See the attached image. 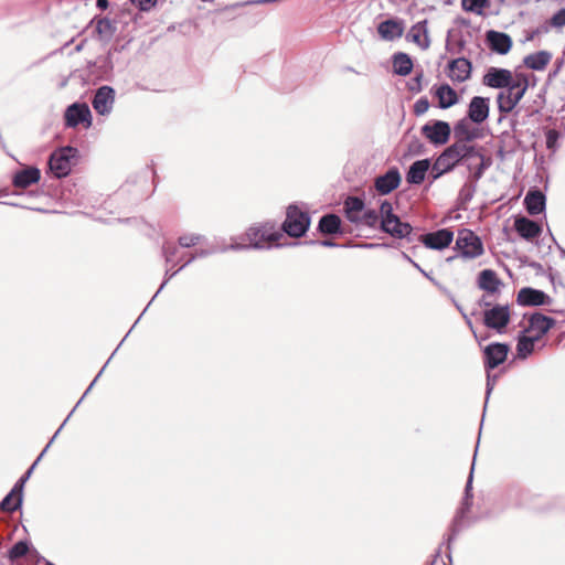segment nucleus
I'll return each mask as SVG.
<instances>
[{"instance_id":"nucleus-28","label":"nucleus","mask_w":565,"mask_h":565,"mask_svg":"<svg viewBox=\"0 0 565 565\" xmlns=\"http://www.w3.org/2000/svg\"><path fill=\"white\" fill-rule=\"evenodd\" d=\"M430 167L428 159L417 160L411 167L406 174L409 184H420Z\"/></svg>"},{"instance_id":"nucleus-54","label":"nucleus","mask_w":565,"mask_h":565,"mask_svg":"<svg viewBox=\"0 0 565 565\" xmlns=\"http://www.w3.org/2000/svg\"><path fill=\"white\" fill-rule=\"evenodd\" d=\"M50 447V444L46 445V447L44 448V450L41 452V455L38 457L36 461L29 468V470L25 472V477L29 478L31 475H32V471L35 467V465L38 463V461L42 458V456L44 455V452L46 451V449Z\"/></svg>"},{"instance_id":"nucleus-44","label":"nucleus","mask_w":565,"mask_h":565,"mask_svg":"<svg viewBox=\"0 0 565 565\" xmlns=\"http://www.w3.org/2000/svg\"><path fill=\"white\" fill-rule=\"evenodd\" d=\"M429 108V102L427 98H419L414 104V113L417 116L424 115Z\"/></svg>"},{"instance_id":"nucleus-31","label":"nucleus","mask_w":565,"mask_h":565,"mask_svg":"<svg viewBox=\"0 0 565 565\" xmlns=\"http://www.w3.org/2000/svg\"><path fill=\"white\" fill-rule=\"evenodd\" d=\"M435 96L438 99L439 107L443 109L449 108L458 103V95L456 90L448 84L438 86L435 90Z\"/></svg>"},{"instance_id":"nucleus-55","label":"nucleus","mask_w":565,"mask_h":565,"mask_svg":"<svg viewBox=\"0 0 565 565\" xmlns=\"http://www.w3.org/2000/svg\"><path fill=\"white\" fill-rule=\"evenodd\" d=\"M96 7L100 10H106L109 7V1L108 0H97Z\"/></svg>"},{"instance_id":"nucleus-49","label":"nucleus","mask_w":565,"mask_h":565,"mask_svg":"<svg viewBox=\"0 0 565 565\" xmlns=\"http://www.w3.org/2000/svg\"><path fill=\"white\" fill-rule=\"evenodd\" d=\"M28 479H29V478H26V477H25V475H24V476H22V477L20 478V480L14 484V487H13V492H19V493H21V494H22L23 486H24V483H25V481H26Z\"/></svg>"},{"instance_id":"nucleus-13","label":"nucleus","mask_w":565,"mask_h":565,"mask_svg":"<svg viewBox=\"0 0 565 565\" xmlns=\"http://www.w3.org/2000/svg\"><path fill=\"white\" fill-rule=\"evenodd\" d=\"M508 353V344L494 342L487 345L483 350L486 369L490 371L502 364L507 360Z\"/></svg>"},{"instance_id":"nucleus-15","label":"nucleus","mask_w":565,"mask_h":565,"mask_svg":"<svg viewBox=\"0 0 565 565\" xmlns=\"http://www.w3.org/2000/svg\"><path fill=\"white\" fill-rule=\"evenodd\" d=\"M554 324L555 320L553 318L534 313L530 317L529 326L524 331L539 341Z\"/></svg>"},{"instance_id":"nucleus-62","label":"nucleus","mask_w":565,"mask_h":565,"mask_svg":"<svg viewBox=\"0 0 565 565\" xmlns=\"http://www.w3.org/2000/svg\"><path fill=\"white\" fill-rule=\"evenodd\" d=\"M462 315H463V318L466 319V322H467L468 327L470 328V330L473 332L475 337L477 338V334H476V332L473 330V324H472L471 320L463 312H462Z\"/></svg>"},{"instance_id":"nucleus-56","label":"nucleus","mask_w":565,"mask_h":565,"mask_svg":"<svg viewBox=\"0 0 565 565\" xmlns=\"http://www.w3.org/2000/svg\"><path fill=\"white\" fill-rule=\"evenodd\" d=\"M73 412H75V408H72V412L68 413L67 415V418L64 419V423L62 424V426L57 429V431L55 433V435L53 436V438L51 439V441L49 443L50 445L52 444V441L54 440L55 436L60 433V430L62 429V427L64 426L65 423L68 422V418H71V416L73 415Z\"/></svg>"},{"instance_id":"nucleus-18","label":"nucleus","mask_w":565,"mask_h":565,"mask_svg":"<svg viewBox=\"0 0 565 565\" xmlns=\"http://www.w3.org/2000/svg\"><path fill=\"white\" fill-rule=\"evenodd\" d=\"M448 76L452 82L463 83L471 76V63L465 57L452 60L448 65Z\"/></svg>"},{"instance_id":"nucleus-9","label":"nucleus","mask_w":565,"mask_h":565,"mask_svg":"<svg viewBox=\"0 0 565 565\" xmlns=\"http://www.w3.org/2000/svg\"><path fill=\"white\" fill-rule=\"evenodd\" d=\"M516 74L513 76L512 72L507 68L490 67L483 75V85L491 88H508L515 84Z\"/></svg>"},{"instance_id":"nucleus-37","label":"nucleus","mask_w":565,"mask_h":565,"mask_svg":"<svg viewBox=\"0 0 565 565\" xmlns=\"http://www.w3.org/2000/svg\"><path fill=\"white\" fill-rule=\"evenodd\" d=\"M461 6L465 11L481 15L488 6V0H461Z\"/></svg>"},{"instance_id":"nucleus-33","label":"nucleus","mask_w":565,"mask_h":565,"mask_svg":"<svg viewBox=\"0 0 565 565\" xmlns=\"http://www.w3.org/2000/svg\"><path fill=\"white\" fill-rule=\"evenodd\" d=\"M393 68L397 75H408L413 68L412 58L406 53H396L393 56Z\"/></svg>"},{"instance_id":"nucleus-10","label":"nucleus","mask_w":565,"mask_h":565,"mask_svg":"<svg viewBox=\"0 0 565 565\" xmlns=\"http://www.w3.org/2000/svg\"><path fill=\"white\" fill-rule=\"evenodd\" d=\"M450 126L443 120L428 122L422 127V135L434 145H445L450 137Z\"/></svg>"},{"instance_id":"nucleus-4","label":"nucleus","mask_w":565,"mask_h":565,"mask_svg":"<svg viewBox=\"0 0 565 565\" xmlns=\"http://www.w3.org/2000/svg\"><path fill=\"white\" fill-rule=\"evenodd\" d=\"M455 248L463 259H476L484 253L481 238L469 228L458 231Z\"/></svg>"},{"instance_id":"nucleus-26","label":"nucleus","mask_w":565,"mask_h":565,"mask_svg":"<svg viewBox=\"0 0 565 565\" xmlns=\"http://www.w3.org/2000/svg\"><path fill=\"white\" fill-rule=\"evenodd\" d=\"M41 173L38 168L30 167L17 172L13 177L15 188L25 189L40 180Z\"/></svg>"},{"instance_id":"nucleus-34","label":"nucleus","mask_w":565,"mask_h":565,"mask_svg":"<svg viewBox=\"0 0 565 565\" xmlns=\"http://www.w3.org/2000/svg\"><path fill=\"white\" fill-rule=\"evenodd\" d=\"M535 342H537L535 338L523 331V333L519 337L516 344L518 356L520 359H526L533 352Z\"/></svg>"},{"instance_id":"nucleus-50","label":"nucleus","mask_w":565,"mask_h":565,"mask_svg":"<svg viewBox=\"0 0 565 565\" xmlns=\"http://www.w3.org/2000/svg\"><path fill=\"white\" fill-rule=\"evenodd\" d=\"M495 376H491L490 373L487 375V398L494 387Z\"/></svg>"},{"instance_id":"nucleus-19","label":"nucleus","mask_w":565,"mask_h":565,"mask_svg":"<svg viewBox=\"0 0 565 565\" xmlns=\"http://www.w3.org/2000/svg\"><path fill=\"white\" fill-rule=\"evenodd\" d=\"M399 183L401 174L396 168H392L385 174L377 177L374 185L380 194L385 195L397 189Z\"/></svg>"},{"instance_id":"nucleus-51","label":"nucleus","mask_w":565,"mask_h":565,"mask_svg":"<svg viewBox=\"0 0 565 565\" xmlns=\"http://www.w3.org/2000/svg\"><path fill=\"white\" fill-rule=\"evenodd\" d=\"M420 79H422V75H417L414 79H413V83L411 84L409 88L412 90H420Z\"/></svg>"},{"instance_id":"nucleus-27","label":"nucleus","mask_w":565,"mask_h":565,"mask_svg":"<svg viewBox=\"0 0 565 565\" xmlns=\"http://www.w3.org/2000/svg\"><path fill=\"white\" fill-rule=\"evenodd\" d=\"M545 195L539 191H530L525 195L524 204L530 215H537L545 210Z\"/></svg>"},{"instance_id":"nucleus-12","label":"nucleus","mask_w":565,"mask_h":565,"mask_svg":"<svg viewBox=\"0 0 565 565\" xmlns=\"http://www.w3.org/2000/svg\"><path fill=\"white\" fill-rule=\"evenodd\" d=\"M419 241L430 249L441 250L448 247L454 241V232L449 228H441L431 233L420 235Z\"/></svg>"},{"instance_id":"nucleus-7","label":"nucleus","mask_w":565,"mask_h":565,"mask_svg":"<svg viewBox=\"0 0 565 565\" xmlns=\"http://www.w3.org/2000/svg\"><path fill=\"white\" fill-rule=\"evenodd\" d=\"M77 150L72 147H65L54 151L49 160L51 172L56 178L66 177L72 169Z\"/></svg>"},{"instance_id":"nucleus-25","label":"nucleus","mask_w":565,"mask_h":565,"mask_svg":"<svg viewBox=\"0 0 565 565\" xmlns=\"http://www.w3.org/2000/svg\"><path fill=\"white\" fill-rule=\"evenodd\" d=\"M546 298L545 292L530 287L522 288L518 294V302L522 306H540Z\"/></svg>"},{"instance_id":"nucleus-30","label":"nucleus","mask_w":565,"mask_h":565,"mask_svg":"<svg viewBox=\"0 0 565 565\" xmlns=\"http://www.w3.org/2000/svg\"><path fill=\"white\" fill-rule=\"evenodd\" d=\"M552 60V54L547 51H539L524 57V65L533 71H543Z\"/></svg>"},{"instance_id":"nucleus-41","label":"nucleus","mask_w":565,"mask_h":565,"mask_svg":"<svg viewBox=\"0 0 565 565\" xmlns=\"http://www.w3.org/2000/svg\"><path fill=\"white\" fill-rule=\"evenodd\" d=\"M547 149L555 151L557 148V141L559 139V132L555 129H548L545 134Z\"/></svg>"},{"instance_id":"nucleus-52","label":"nucleus","mask_w":565,"mask_h":565,"mask_svg":"<svg viewBox=\"0 0 565 565\" xmlns=\"http://www.w3.org/2000/svg\"><path fill=\"white\" fill-rule=\"evenodd\" d=\"M50 447V444L46 445V447L44 448V450L41 452V455L38 457L36 461L29 468V470L25 472V477L29 478L31 475H32V471L35 467V465L38 463V461L42 458V456L44 455V452L46 451V449Z\"/></svg>"},{"instance_id":"nucleus-20","label":"nucleus","mask_w":565,"mask_h":565,"mask_svg":"<svg viewBox=\"0 0 565 565\" xmlns=\"http://www.w3.org/2000/svg\"><path fill=\"white\" fill-rule=\"evenodd\" d=\"M489 98L475 96L468 107V117L475 124L483 122L489 116Z\"/></svg>"},{"instance_id":"nucleus-1","label":"nucleus","mask_w":565,"mask_h":565,"mask_svg":"<svg viewBox=\"0 0 565 565\" xmlns=\"http://www.w3.org/2000/svg\"><path fill=\"white\" fill-rule=\"evenodd\" d=\"M477 158L482 161V156L473 146L466 142H455L446 148L435 160L430 168V177L437 180L443 174L452 170L461 160Z\"/></svg>"},{"instance_id":"nucleus-60","label":"nucleus","mask_w":565,"mask_h":565,"mask_svg":"<svg viewBox=\"0 0 565 565\" xmlns=\"http://www.w3.org/2000/svg\"><path fill=\"white\" fill-rule=\"evenodd\" d=\"M73 412H75V408H72V412L68 413L67 415V418L64 419V423L62 424V426L57 429V431L55 433V435L53 436V438L51 439V441L49 443L50 445L52 444V441L54 440L55 436L60 433V430L62 429V427L64 426L65 423L68 422V418H71V416L73 415Z\"/></svg>"},{"instance_id":"nucleus-57","label":"nucleus","mask_w":565,"mask_h":565,"mask_svg":"<svg viewBox=\"0 0 565 565\" xmlns=\"http://www.w3.org/2000/svg\"><path fill=\"white\" fill-rule=\"evenodd\" d=\"M73 412H75V408H72V412L68 413L67 415V418L64 419V423L62 424V426L57 429V431L55 433V435L53 436V438L51 439V441L49 443L50 445L52 444V441L54 440L55 436L60 433V430L62 429V427L64 426L65 423L68 422V418H71V416L73 415Z\"/></svg>"},{"instance_id":"nucleus-24","label":"nucleus","mask_w":565,"mask_h":565,"mask_svg":"<svg viewBox=\"0 0 565 565\" xmlns=\"http://www.w3.org/2000/svg\"><path fill=\"white\" fill-rule=\"evenodd\" d=\"M473 469H475V461L472 462V467H471V470H470V473H469V477L467 480L462 508H461L460 512L457 514V516L455 518L454 529H452L451 535L448 537V544L456 536V526H457L458 522L460 521V519L463 518L466 511H468L469 508L471 507V503H472L471 490H472Z\"/></svg>"},{"instance_id":"nucleus-42","label":"nucleus","mask_w":565,"mask_h":565,"mask_svg":"<svg viewBox=\"0 0 565 565\" xmlns=\"http://www.w3.org/2000/svg\"><path fill=\"white\" fill-rule=\"evenodd\" d=\"M201 242V236L195 234H185L179 237V244L182 247H191Z\"/></svg>"},{"instance_id":"nucleus-63","label":"nucleus","mask_w":565,"mask_h":565,"mask_svg":"<svg viewBox=\"0 0 565 565\" xmlns=\"http://www.w3.org/2000/svg\"><path fill=\"white\" fill-rule=\"evenodd\" d=\"M415 268H417L420 273H423L426 277H428L430 280H434L431 277L428 276V274L426 271H424L420 266L416 263V262H412L411 263Z\"/></svg>"},{"instance_id":"nucleus-29","label":"nucleus","mask_w":565,"mask_h":565,"mask_svg":"<svg viewBox=\"0 0 565 565\" xmlns=\"http://www.w3.org/2000/svg\"><path fill=\"white\" fill-rule=\"evenodd\" d=\"M90 24L94 25L98 39L103 41L110 40L116 32L114 22L108 18L95 17Z\"/></svg>"},{"instance_id":"nucleus-61","label":"nucleus","mask_w":565,"mask_h":565,"mask_svg":"<svg viewBox=\"0 0 565 565\" xmlns=\"http://www.w3.org/2000/svg\"><path fill=\"white\" fill-rule=\"evenodd\" d=\"M73 412H75V408H72V412L68 413L67 415V418L64 419V423L62 424V426L57 429V431L55 433V435L53 436V438L51 439V441L49 443L50 445L52 444V441L54 440L55 436L60 433V430L62 429V427L64 426L65 423L68 422V418H71V416L73 415Z\"/></svg>"},{"instance_id":"nucleus-11","label":"nucleus","mask_w":565,"mask_h":565,"mask_svg":"<svg viewBox=\"0 0 565 565\" xmlns=\"http://www.w3.org/2000/svg\"><path fill=\"white\" fill-rule=\"evenodd\" d=\"M64 118L67 127H76L79 124H86V127L92 125L90 109L85 103H74L68 106Z\"/></svg>"},{"instance_id":"nucleus-32","label":"nucleus","mask_w":565,"mask_h":565,"mask_svg":"<svg viewBox=\"0 0 565 565\" xmlns=\"http://www.w3.org/2000/svg\"><path fill=\"white\" fill-rule=\"evenodd\" d=\"M344 211L347 218L352 223H359L360 216L364 211V202L356 196H349L344 201Z\"/></svg>"},{"instance_id":"nucleus-48","label":"nucleus","mask_w":565,"mask_h":565,"mask_svg":"<svg viewBox=\"0 0 565 565\" xmlns=\"http://www.w3.org/2000/svg\"><path fill=\"white\" fill-rule=\"evenodd\" d=\"M215 252H217V249H211V250H203V249H202V250H200V252H196L194 255H192V257H191V258H189V259H188V260H186V262H185V263L180 267V269H181V268H183V267H184L185 265H188L189 263H191L194 258H196V257H204V256H206V255H209V254H211V253H215Z\"/></svg>"},{"instance_id":"nucleus-3","label":"nucleus","mask_w":565,"mask_h":565,"mask_svg":"<svg viewBox=\"0 0 565 565\" xmlns=\"http://www.w3.org/2000/svg\"><path fill=\"white\" fill-rule=\"evenodd\" d=\"M529 87L527 76L516 74L515 84L501 90L497 96L498 109L501 114L511 113L523 98Z\"/></svg>"},{"instance_id":"nucleus-21","label":"nucleus","mask_w":565,"mask_h":565,"mask_svg":"<svg viewBox=\"0 0 565 565\" xmlns=\"http://www.w3.org/2000/svg\"><path fill=\"white\" fill-rule=\"evenodd\" d=\"M514 230L522 238L526 241H533L534 238H537L542 233L541 225L525 216L515 218Z\"/></svg>"},{"instance_id":"nucleus-47","label":"nucleus","mask_w":565,"mask_h":565,"mask_svg":"<svg viewBox=\"0 0 565 565\" xmlns=\"http://www.w3.org/2000/svg\"><path fill=\"white\" fill-rule=\"evenodd\" d=\"M178 248L174 245L167 244L163 246V254L167 263H171L177 253Z\"/></svg>"},{"instance_id":"nucleus-40","label":"nucleus","mask_w":565,"mask_h":565,"mask_svg":"<svg viewBox=\"0 0 565 565\" xmlns=\"http://www.w3.org/2000/svg\"><path fill=\"white\" fill-rule=\"evenodd\" d=\"M379 222V215L375 210H366L363 211L360 216V222L358 224H362L369 227H374Z\"/></svg>"},{"instance_id":"nucleus-14","label":"nucleus","mask_w":565,"mask_h":565,"mask_svg":"<svg viewBox=\"0 0 565 565\" xmlns=\"http://www.w3.org/2000/svg\"><path fill=\"white\" fill-rule=\"evenodd\" d=\"M405 39L407 42H412L417 45L420 50H427L430 46L427 20L418 21L412 25L407 31Z\"/></svg>"},{"instance_id":"nucleus-8","label":"nucleus","mask_w":565,"mask_h":565,"mask_svg":"<svg viewBox=\"0 0 565 565\" xmlns=\"http://www.w3.org/2000/svg\"><path fill=\"white\" fill-rule=\"evenodd\" d=\"M486 308L483 311V324L489 329L495 330L498 333H503L511 319L510 307L508 305H491Z\"/></svg>"},{"instance_id":"nucleus-17","label":"nucleus","mask_w":565,"mask_h":565,"mask_svg":"<svg viewBox=\"0 0 565 565\" xmlns=\"http://www.w3.org/2000/svg\"><path fill=\"white\" fill-rule=\"evenodd\" d=\"M115 102V90L110 86L99 87L93 99V107L99 115L110 114Z\"/></svg>"},{"instance_id":"nucleus-45","label":"nucleus","mask_w":565,"mask_h":565,"mask_svg":"<svg viewBox=\"0 0 565 565\" xmlns=\"http://www.w3.org/2000/svg\"><path fill=\"white\" fill-rule=\"evenodd\" d=\"M141 11H149L157 3V0H130Z\"/></svg>"},{"instance_id":"nucleus-22","label":"nucleus","mask_w":565,"mask_h":565,"mask_svg":"<svg viewBox=\"0 0 565 565\" xmlns=\"http://www.w3.org/2000/svg\"><path fill=\"white\" fill-rule=\"evenodd\" d=\"M487 41L489 43L490 49L501 55L507 54L512 47V39L510 35L503 32L498 31H488L487 32Z\"/></svg>"},{"instance_id":"nucleus-35","label":"nucleus","mask_w":565,"mask_h":565,"mask_svg":"<svg viewBox=\"0 0 565 565\" xmlns=\"http://www.w3.org/2000/svg\"><path fill=\"white\" fill-rule=\"evenodd\" d=\"M341 220L335 214H328L321 217L319 222V230L323 234H335L339 232Z\"/></svg>"},{"instance_id":"nucleus-6","label":"nucleus","mask_w":565,"mask_h":565,"mask_svg":"<svg viewBox=\"0 0 565 565\" xmlns=\"http://www.w3.org/2000/svg\"><path fill=\"white\" fill-rule=\"evenodd\" d=\"M477 286L486 292V295L479 299V306L490 307L492 303L490 297L500 292L503 287V281L498 277L494 270L483 269L478 275Z\"/></svg>"},{"instance_id":"nucleus-59","label":"nucleus","mask_w":565,"mask_h":565,"mask_svg":"<svg viewBox=\"0 0 565 565\" xmlns=\"http://www.w3.org/2000/svg\"><path fill=\"white\" fill-rule=\"evenodd\" d=\"M73 412H75V408H72V412L68 413L67 415V418L64 419V423L62 424V426L57 429V431L55 433V435L53 436V438L51 439V441L49 443L50 445L52 444V441L54 440L55 436L60 433V430L62 429V427L64 426L65 423L68 422V418H71V416L73 415Z\"/></svg>"},{"instance_id":"nucleus-53","label":"nucleus","mask_w":565,"mask_h":565,"mask_svg":"<svg viewBox=\"0 0 565 565\" xmlns=\"http://www.w3.org/2000/svg\"><path fill=\"white\" fill-rule=\"evenodd\" d=\"M50 447V444L46 445V447L44 448V450L41 452V455L38 457L36 461L29 468V470L25 472V477L29 478L31 475H32V471L35 467V465L38 463V461L42 458V456L44 455V452L46 451V449Z\"/></svg>"},{"instance_id":"nucleus-39","label":"nucleus","mask_w":565,"mask_h":565,"mask_svg":"<svg viewBox=\"0 0 565 565\" xmlns=\"http://www.w3.org/2000/svg\"><path fill=\"white\" fill-rule=\"evenodd\" d=\"M29 551V545L26 542L19 541L17 542L9 551V557L12 561H15L18 558H21L24 556Z\"/></svg>"},{"instance_id":"nucleus-64","label":"nucleus","mask_w":565,"mask_h":565,"mask_svg":"<svg viewBox=\"0 0 565 565\" xmlns=\"http://www.w3.org/2000/svg\"><path fill=\"white\" fill-rule=\"evenodd\" d=\"M320 245H322V246H329V247H333V246H335V244H334V243H332L331 241H322V242H320Z\"/></svg>"},{"instance_id":"nucleus-46","label":"nucleus","mask_w":565,"mask_h":565,"mask_svg":"<svg viewBox=\"0 0 565 565\" xmlns=\"http://www.w3.org/2000/svg\"><path fill=\"white\" fill-rule=\"evenodd\" d=\"M380 213H381L382 220L392 218V217L396 216L395 214H393L392 204L387 201H385L381 204Z\"/></svg>"},{"instance_id":"nucleus-5","label":"nucleus","mask_w":565,"mask_h":565,"mask_svg":"<svg viewBox=\"0 0 565 565\" xmlns=\"http://www.w3.org/2000/svg\"><path fill=\"white\" fill-rule=\"evenodd\" d=\"M310 225V216L297 205H289L282 230L291 237H301Z\"/></svg>"},{"instance_id":"nucleus-43","label":"nucleus","mask_w":565,"mask_h":565,"mask_svg":"<svg viewBox=\"0 0 565 565\" xmlns=\"http://www.w3.org/2000/svg\"><path fill=\"white\" fill-rule=\"evenodd\" d=\"M550 24L553 26V28H563L565 26V8L563 9H559L557 12H555L551 20H550Z\"/></svg>"},{"instance_id":"nucleus-23","label":"nucleus","mask_w":565,"mask_h":565,"mask_svg":"<svg viewBox=\"0 0 565 565\" xmlns=\"http://www.w3.org/2000/svg\"><path fill=\"white\" fill-rule=\"evenodd\" d=\"M381 228L394 237L404 238L412 233V226L404 223L398 216L381 220Z\"/></svg>"},{"instance_id":"nucleus-38","label":"nucleus","mask_w":565,"mask_h":565,"mask_svg":"<svg viewBox=\"0 0 565 565\" xmlns=\"http://www.w3.org/2000/svg\"><path fill=\"white\" fill-rule=\"evenodd\" d=\"M455 136L458 138L457 142L466 143L475 138V135L471 132V130L468 129L463 121H460L455 126Z\"/></svg>"},{"instance_id":"nucleus-58","label":"nucleus","mask_w":565,"mask_h":565,"mask_svg":"<svg viewBox=\"0 0 565 565\" xmlns=\"http://www.w3.org/2000/svg\"><path fill=\"white\" fill-rule=\"evenodd\" d=\"M73 412H75V408H72V412L68 413L67 415V418L64 419V423L62 424V426L57 429V431L55 433V435L53 436V438L51 439V441L49 443L50 445L52 444V441L54 440L55 436L60 433V430L62 429V427L64 426L65 423L68 422V418H71V416L73 415Z\"/></svg>"},{"instance_id":"nucleus-16","label":"nucleus","mask_w":565,"mask_h":565,"mask_svg":"<svg viewBox=\"0 0 565 565\" xmlns=\"http://www.w3.org/2000/svg\"><path fill=\"white\" fill-rule=\"evenodd\" d=\"M405 23L399 18H392L382 21L377 25V33L384 41H395L403 36Z\"/></svg>"},{"instance_id":"nucleus-2","label":"nucleus","mask_w":565,"mask_h":565,"mask_svg":"<svg viewBox=\"0 0 565 565\" xmlns=\"http://www.w3.org/2000/svg\"><path fill=\"white\" fill-rule=\"evenodd\" d=\"M282 237V234L275 230L271 224H264L260 226L249 227L244 235L233 239L231 249H246V248H269L274 244L279 245L277 242Z\"/></svg>"},{"instance_id":"nucleus-36","label":"nucleus","mask_w":565,"mask_h":565,"mask_svg":"<svg viewBox=\"0 0 565 565\" xmlns=\"http://www.w3.org/2000/svg\"><path fill=\"white\" fill-rule=\"evenodd\" d=\"M22 504V494L13 492V489L3 498L0 502V510L7 512H13L18 510Z\"/></svg>"}]
</instances>
